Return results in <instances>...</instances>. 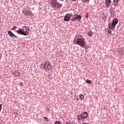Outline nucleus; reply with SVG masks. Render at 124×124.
<instances>
[{"label": "nucleus", "instance_id": "7ed1b4c3", "mask_svg": "<svg viewBox=\"0 0 124 124\" xmlns=\"http://www.w3.org/2000/svg\"><path fill=\"white\" fill-rule=\"evenodd\" d=\"M41 67L43 68L44 70L49 71L51 68L52 66L51 65V63L49 62H43L41 64Z\"/></svg>", "mask_w": 124, "mask_h": 124}, {"label": "nucleus", "instance_id": "9d476101", "mask_svg": "<svg viewBox=\"0 0 124 124\" xmlns=\"http://www.w3.org/2000/svg\"><path fill=\"white\" fill-rule=\"evenodd\" d=\"M110 3H111V0H106V7H109V6H110Z\"/></svg>", "mask_w": 124, "mask_h": 124}, {"label": "nucleus", "instance_id": "dca6fc26", "mask_svg": "<svg viewBox=\"0 0 124 124\" xmlns=\"http://www.w3.org/2000/svg\"><path fill=\"white\" fill-rule=\"evenodd\" d=\"M26 14L27 15H29V16H31V15H32V13H31L30 11H27L26 12Z\"/></svg>", "mask_w": 124, "mask_h": 124}, {"label": "nucleus", "instance_id": "aec40b11", "mask_svg": "<svg viewBox=\"0 0 124 124\" xmlns=\"http://www.w3.org/2000/svg\"><path fill=\"white\" fill-rule=\"evenodd\" d=\"M86 83H87V84H89V85H92V80H86L85 81Z\"/></svg>", "mask_w": 124, "mask_h": 124}, {"label": "nucleus", "instance_id": "20e7f679", "mask_svg": "<svg viewBox=\"0 0 124 124\" xmlns=\"http://www.w3.org/2000/svg\"><path fill=\"white\" fill-rule=\"evenodd\" d=\"M119 22V20H118V19L115 18L112 20V23H109L108 24V28L109 30H114L115 28L116 27V25L118 24Z\"/></svg>", "mask_w": 124, "mask_h": 124}, {"label": "nucleus", "instance_id": "39448f33", "mask_svg": "<svg viewBox=\"0 0 124 124\" xmlns=\"http://www.w3.org/2000/svg\"><path fill=\"white\" fill-rule=\"evenodd\" d=\"M81 19H82V16H81L79 15H76L73 16L71 21H72L73 23L74 22H76V21L80 22V21H81Z\"/></svg>", "mask_w": 124, "mask_h": 124}, {"label": "nucleus", "instance_id": "f03ea898", "mask_svg": "<svg viewBox=\"0 0 124 124\" xmlns=\"http://www.w3.org/2000/svg\"><path fill=\"white\" fill-rule=\"evenodd\" d=\"M76 40L75 41V44L78 45V46H80L82 48H85L86 47V44L87 43L86 42V40L85 39L82 37L81 35H77L76 36Z\"/></svg>", "mask_w": 124, "mask_h": 124}, {"label": "nucleus", "instance_id": "2eb2a0df", "mask_svg": "<svg viewBox=\"0 0 124 124\" xmlns=\"http://www.w3.org/2000/svg\"><path fill=\"white\" fill-rule=\"evenodd\" d=\"M93 32L92 31H89L88 32V35L89 36H93Z\"/></svg>", "mask_w": 124, "mask_h": 124}, {"label": "nucleus", "instance_id": "f3484780", "mask_svg": "<svg viewBox=\"0 0 124 124\" xmlns=\"http://www.w3.org/2000/svg\"><path fill=\"white\" fill-rule=\"evenodd\" d=\"M13 75H14V76H19V72L17 71H15L13 73Z\"/></svg>", "mask_w": 124, "mask_h": 124}, {"label": "nucleus", "instance_id": "cd10ccee", "mask_svg": "<svg viewBox=\"0 0 124 124\" xmlns=\"http://www.w3.org/2000/svg\"><path fill=\"white\" fill-rule=\"evenodd\" d=\"M71 124H75L76 123H75V122H72V123H71Z\"/></svg>", "mask_w": 124, "mask_h": 124}, {"label": "nucleus", "instance_id": "2f4dec72", "mask_svg": "<svg viewBox=\"0 0 124 124\" xmlns=\"http://www.w3.org/2000/svg\"><path fill=\"white\" fill-rule=\"evenodd\" d=\"M62 0V1H63V0Z\"/></svg>", "mask_w": 124, "mask_h": 124}, {"label": "nucleus", "instance_id": "c85d7f7f", "mask_svg": "<svg viewBox=\"0 0 124 124\" xmlns=\"http://www.w3.org/2000/svg\"><path fill=\"white\" fill-rule=\"evenodd\" d=\"M18 29L17 27V28L16 29V31H19V29L18 30V29Z\"/></svg>", "mask_w": 124, "mask_h": 124}, {"label": "nucleus", "instance_id": "f257e3e1", "mask_svg": "<svg viewBox=\"0 0 124 124\" xmlns=\"http://www.w3.org/2000/svg\"><path fill=\"white\" fill-rule=\"evenodd\" d=\"M16 29H17V27L13 26L11 30L16 31L17 33L22 34V35H28L30 32V28L27 26L23 27L22 29H19V30H16Z\"/></svg>", "mask_w": 124, "mask_h": 124}, {"label": "nucleus", "instance_id": "f8f14e48", "mask_svg": "<svg viewBox=\"0 0 124 124\" xmlns=\"http://www.w3.org/2000/svg\"><path fill=\"white\" fill-rule=\"evenodd\" d=\"M62 7V4H61L59 2H57V3L56 4V9H59V8H60V7Z\"/></svg>", "mask_w": 124, "mask_h": 124}, {"label": "nucleus", "instance_id": "ddd939ff", "mask_svg": "<svg viewBox=\"0 0 124 124\" xmlns=\"http://www.w3.org/2000/svg\"><path fill=\"white\" fill-rule=\"evenodd\" d=\"M8 34H9L10 36H12V37H15V34H14L11 31H9L8 32Z\"/></svg>", "mask_w": 124, "mask_h": 124}, {"label": "nucleus", "instance_id": "9b49d317", "mask_svg": "<svg viewBox=\"0 0 124 124\" xmlns=\"http://www.w3.org/2000/svg\"><path fill=\"white\" fill-rule=\"evenodd\" d=\"M118 3H119V0H113V2L112 3V5L117 6V5H118Z\"/></svg>", "mask_w": 124, "mask_h": 124}, {"label": "nucleus", "instance_id": "7c9ffc66", "mask_svg": "<svg viewBox=\"0 0 124 124\" xmlns=\"http://www.w3.org/2000/svg\"><path fill=\"white\" fill-rule=\"evenodd\" d=\"M76 100H79V99H77Z\"/></svg>", "mask_w": 124, "mask_h": 124}, {"label": "nucleus", "instance_id": "412c9836", "mask_svg": "<svg viewBox=\"0 0 124 124\" xmlns=\"http://www.w3.org/2000/svg\"><path fill=\"white\" fill-rule=\"evenodd\" d=\"M45 122H46V123H48V122H49V119H48V118L46 117H44Z\"/></svg>", "mask_w": 124, "mask_h": 124}, {"label": "nucleus", "instance_id": "423d86ee", "mask_svg": "<svg viewBox=\"0 0 124 124\" xmlns=\"http://www.w3.org/2000/svg\"><path fill=\"white\" fill-rule=\"evenodd\" d=\"M58 1L57 0H51L50 5L53 8H56L57 7V3Z\"/></svg>", "mask_w": 124, "mask_h": 124}, {"label": "nucleus", "instance_id": "6ab92c4d", "mask_svg": "<svg viewBox=\"0 0 124 124\" xmlns=\"http://www.w3.org/2000/svg\"><path fill=\"white\" fill-rule=\"evenodd\" d=\"M46 78H47V80L48 82H49V81H51V77L50 76V75H48L47 77Z\"/></svg>", "mask_w": 124, "mask_h": 124}, {"label": "nucleus", "instance_id": "b1692460", "mask_svg": "<svg viewBox=\"0 0 124 124\" xmlns=\"http://www.w3.org/2000/svg\"><path fill=\"white\" fill-rule=\"evenodd\" d=\"M2 106V104H0V112L1 111V107Z\"/></svg>", "mask_w": 124, "mask_h": 124}, {"label": "nucleus", "instance_id": "0eeeda50", "mask_svg": "<svg viewBox=\"0 0 124 124\" xmlns=\"http://www.w3.org/2000/svg\"><path fill=\"white\" fill-rule=\"evenodd\" d=\"M70 20V16H69V14H66V16H65L63 21H65L66 22H68V21Z\"/></svg>", "mask_w": 124, "mask_h": 124}, {"label": "nucleus", "instance_id": "a878e982", "mask_svg": "<svg viewBox=\"0 0 124 124\" xmlns=\"http://www.w3.org/2000/svg\"><path fill=\"white\" fill-rule=\"evenodd\" d=\"M108 33H112V31H111L110 30H109L108 31Z\"/></svg>", "mask_w": 124, "mask_h": 124}, {"label": "nucleus", "instance_id": "4468645a", "mask_svg": "<svg viewBox=\"0 0 124 124\" xmlns=\"http://www.w3.org/2000/svg\"><path fill=\"white\" fill-rule=\"evenodd\" d=\"M78 120H82V121H84V118H83V116H82V114L78 115Z\"/></svg>", "mask_w": 124, "mask_h": 124}, {"label": "nucleus", "instance_id": "5701e85b", "mask_svg": "<svg viewBox=\"0 0 124 124\" xmlns=\"http://www.w3.org/2000/svg\"><path fill=\"white\" fill-rule=\"evenodd\" d=\"M55 124H62V123H61L60 121H57L55 122Z\"/></svg>", "mask_w": 124, "mask_h": 124}, {"label": "nucleus", "instance_id": "6e6552de", "mask_svg": "<svg viewBox=\"0 0 124 124\" xmlns=\"http://www.w3.org/2000/svg\"><path fill=\"white\" fill-rule=\"evenodd\" d=\"M109 14H110V17H113L115 16V12L113 10V9H110L109 12Z\"/></svg>", "mask_w": 124, "mask_h": 124}, {"label": "nucleus", "instance_id": "bb28decb", "mask_svg": "<svg viewBox=\"0 0 124 124\" xmlns=\"http://www.w3.org/2000/svg\"><path fill=\"white\" fill-rule=\"evenodd\" d=\"M66 124H71V123L66 122Z\"/></svg>", "mask_w": 124, "mask_h": 124}, {"label": "nucleus", "instance_id": "393cba45", "mask_svg": "<svg viewBox=\"0 0 124 124\" xmlns=\"http://www.w3.org/2000/svg\"><path fill=\"white\" fill-rule=\"evenodd\" d=\"M70 18L72 17V16H73V15L72 14H69Z\"/></svg>", "mask_w": 124, "mask_h": 124}, {"label": "nucleus", "instance_id": "c756f323", "mask_svg": "<svg viewBox=\"0 0 124 124\" xmlns=\"http://www.w3.org/2000/svg\"><path fill=\"white\" fill-rule=\"evenodd\" d=\"M73 0V1H76L77 0Z\"/></svg>", "mask_w": 124, "mask_h": 124}, {"label": "nucleus", "instance_id": "1a4fd4ad", "mask_svg": "<svg viewBox=\"0 0 124 124\" xmlns=\"http://www.w3.org/2000/svg\"><path fill=\"white\" fill-rule=\"evenodd\" d=\"M81 116H82L83 120H85V119H87V118H88V116H89V115L88 114V113L84 112L82 113Z\"/></svg>", "mask_w": 124, "mask_h": 124}, {"label": "nucleus", "instance_id": "a211bd4d", "mask_svg": "<svg viewBox=\"0 0 124 124\" xmlns=\"http://www.w3.org/2000/svg\"><path fill=\"white\" fill-rule=\"evenodd\" d=\"M79 98H80V99H81V100H84V98H85L84 95L80 94L79 95Z\"/></svg>", "mask_w": 124, "mask_h": 124}, {"label": "nucleus", "instance_id": "4be33fe9", "mask_svg": "<svg viewBox=\"0 0 124 124\" xmlns=\"http://www.w3.org/2000/svg\"><path fill=\"white\" fill-rule=\"evenodd\" d=\"M82 2H90V0H82Z\"/></svg>", "mask_w": 124, "mask_h": 124}]
</instances>
